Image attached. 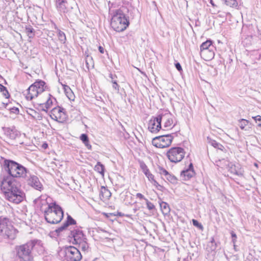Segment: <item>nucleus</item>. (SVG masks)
Listing matches in <instances>:
<instances>
[{"label":"nucleus","mask_w":261,"mask_h":261,"mask_svg":"<svg viewBox=\"0 0 261 261\" xmlns=\"http://www.w3.org/2000/svg\"><path fill=\"white\" fill-rule=\"evenodd\" d=\"M47 205V207L44 210V217L47 222L50 224H57L63 218L64 212L62 207L56 203L48 204L43 201L42 205Z\"/></svg>","instance_id":"7ed1b4c3"},{"label":"nucleus","mask_w":261,"mask_h":261,"mask_svg":"<svg viewBox=\"0 0 261 261\" xmlns=\"http://www.w3.org/2000/svg\"><path fill=\"white\" fill-rule=\"evenodd\" d=\"M36 244L35 240H31L24 244L16 246V257L21 261H33L32 251Z\"/></svg>","instance_id":"20e7f679"},{"label":"nucleus","mask_w":261,"mask_h":261,"mask_svg":"<svg viewBox=\"0 0 261 261\" xmlns=\"http://www.w3.org/2000/svg\"><path fill=\"white\" fill-rule=\"evenodd\" d=\"M178 132L171 134H162L153 138L152 144L154 146L164 148L169 147L175 136H177Z\"/></svg>","instance_id":"0eeeda50"},{"label":"nucleus","mask_w":261,"mask_h":261,"mask_svg":"<svg viewBox=\"0 0 261 261\" xmlns=\"http://www.w3.org/2000/svg\"><path fill=\"white\" fill-rule=\"evenodd\" d=\"M53 100H56V99L54 97H52V96L50 94H49V97L46 102L40 105L42 110L45 112H47V110L49 109L51 106L53 105Z\"/></svg>","instance_id":"aec40b11"},{"label":"nucleus","mask_w":261,"mask_h":261,"mask_svg":"<svg viewBox=\"0 0 261 261\" xmlns=\"http://www.w3.org/2000/svg\"><path fill=\"white\" fill-rule=\"evenodd\" d=\"M70 236L73 239L72 242V244L77 245L78 248L83 252H89V245L87 242L86 236L82 230L79 229H74L71 231Z\"/></svg>","instance_id":"423d86ee"},{"label":"nucleus","mask_w":261,"mask_h":261,"mask_svg":"<svg viewBox=\"0 0 261 261\" xmlns=\"http://www.w3.org/2000/svg\"><path fill=\"white\" fill-rule=\"evenodd\" d=\"M76 224V221L73 219L72 217L68 215L67 217V220L64 223V224L56 230L57 233H60L65 229L67 228L70 225H74Z\"/></svg>","instance_id":"f3484780"},{"label":"nucleus","mask_w":261,"mask_h":261,"mask_svg":"<svg viewBox=\"0 0 261 261\" xmlns=\"http://www.w3.org/2000/svg\"><path fill=\"white\" fill-rule=\"evenodd\" d=\"M211 3L213 6H214V4L213 3L212 1H211Z\"/></svg>","instance_id":"052dcab7"},{"label":"nucleus","mask_w":261,"mask_h":261,"mask_svg":"<svg viewBox=\"0 0 261 261\" xmlns=\"http://www.w3.org/2000/svg\"><path fill=\"white\" fill-rule=\"evenodd\" d=\"M136 197L140 199H144L146 201V199H147L141 193H138L136 194Z\"/></svg>","instance_id":"a18cd8bd"},{"label":"nucleus","mask_w":261,"mask_h":261,"mask_svg":"<svg viewBox=\"0 0 261 261\" xmlns=\"http://www.w3.org/2000/svg\"><path fill=\"white\" fill-rule=\"evenodd\" d=\"M55 6L58 12L62 15L66 14L70 10L67 0H55Z\"/></svg>","instance_id":"4468645a"},{"label":"nucleus","mask_w":261,"mask_h":261,"mask_svg":"<svg viewBox=\"0 0 261 261\" xmlns=\"http://www.w3.org/2000/svg\"><path fill=\"white\" fill-rule=\"evenodd\" d=\"M207 139L208 143L210 144L212 146H213L215 148H217L221 150H223V149L224 148V146L222 144L217 142L216 141L211 139V138L208 137Z\"/></svg>","instance_id":"393cba45"},{"label":"nucleus","mask_w":261,"mask_h":261,"mask_svg":"<svg viewBox=\"0 0 261 261\" xmlns=\"http://www.w3.org/2000/svg\"><path fill=\"white\" fill-rule=\"evenodd\" d=\"M64 252L67 261H80L82 258L81 253L79 249L74 246H65Z\"/></svg>","instance_id":"9d476101"},{"label":"nucleus","mask_w":261,"mask_h":261,"mask_svg":"<svg viewBox=\"0 0 261 261\" xmlns=\"http://www.w3.org/2000/svg\"><path fill=\"white\" fill-rule=\"evenodd\" d=\"M40 198H36L34 200V202L35 203H37L39 201H40Z\"/></svg>","instance_id":"6e6d98bb"},{"label":"nucleus","mask_w":261,"mask_h":261,"mask_svg":"<svg viewBox=\"0 0 261 261\" xmlns=\"http://www.w3.org/2000/svg\"><path fill=\"white\" fill-rule=\"evenodd\" d=\"M2 129L5 135L11 140L16 139L21 135L20 132L15 127H3Z\"/></svg>","instance_id":"2eb2a0df"},{"label":"nucleus","mask_w":261,"mask_h":261,"mask_svg":"<svg viewBox=\"0 0 261 261\" xmlns=\"http://www.w3.org/2000/svg\"><path fill=\"white\" fill-rule=\"evenodd\" d=\"M11 103H5V102H1L0 103V108H4L5 109H8V108L9 107V105Z\"/></svg>","instance_id":"c03bdc74"},{"label":"nucleus","mask_w":261,"mask_h":261,"mask_svg":"<svg viewBox=\"0 0 261 261\" xmlns=\"http://www.w3.org/2000/svg\"><path fill=\"white\" fill-rule=\"evenodd\" d=\"M58 37L59 38V40L62 43H64L66 41V38L65 36V33L61 31H59L58 33Z\"/></svg>","instance_id":"c9c22d12"},{"label":"nucleus","mask_w":261,"mask_h":261,"mask_svg":"<svg viewBox=\"0 0 261 261\" xmlns=\"http://www.w3.org/2000/svg\"><path fill=\"white\" fill-rule=\"evenodd\" d=\"M175 66L178 71H180L181 70H182V68L179 63H176L175 64Z\"/></svg>","instance_id":"de8ad7c7"},{"label":"nucleus","mask_w":261,"mask_h":261,"mask_svg":"<svg viewBox=\"0 0 261 261\" xmlns=\"http://www.w3.org/2000/svg\"><path fill=\"white\" fill-rule=\"evenodd\" d=\"M229 171L231 173H233L238 176H242L243 173L240 170H237L236 166L232 165L230 167Z\"/></svg>","instance_id":"2f4dec72"},{"label":"nucleus","mask_w":261,"mask_h":261,"mask_svg":"<svg viewBox=\"0 0 261 261\" xmlns=\"http://www.w3.org/2000/svg\"><path fill=\"white\" fill-rule=\"evenodd\" d=\"M126 217H129V215H126Z\"/></svg>","instance_id":"680f3d73"},{"label":"nucleus","mask_w":261,"mask_h":261,"mask_svg":"<svg viewBox=\"0 0 261 261\" xmlns=\"http://www.w3.org/2000/svg\"><path fill=\"white\" fill-rule=\"evenodd\" d=\"M43 146L45 148L47 146V144H43Z\"/></svg>","instance_id":"13d9d810"},{"label":"nucleus","mask_w":261,"mask_h":261,"mask_svg":"<svg viewBox=\"0 0 261 261\" xmlns=\"http://www.w3.org/2000/svg\"><path fill=\"white\" fill-rule=\"evenodd\" d=\"M25 178L27 184L33 189L39 191H41L43 189V185L37 176L30 174Z\"/></svg>","instance_id":"ddd939ff"},{"label":"nucleus","mask_w":261,"mask_h":261,"mask_svg":"<svg viewBox=\"0 0 261 261\" xmlns=\"http://www.w3.org/2000/svg\"><path fill=\"white\" fill-rule=\"evenodd\" d=\"M195 172L194 170L186 169L181 171L180 176L183 178V180H187L194 176Z\"/></svg>","instance_id":"4be33fe9"},{"label":"nucleus","mask_w":261,"mask_h":261,"mask_svg":"<svg viewBox=\"0 0 261 261\" xmlns=\"http://www.w3.org/2000/svg\"><path fill=\"white\" fill-rule=\"evenodd\" d=\"M117 216H120V217H123L124 216V214H122V213L121 212H118L117 213Z\"/></svg>","instance_id":"5fc2aeb1"},{"label":"nucleus","mask_w":261,"mask_h":261,"mask_svg":"<svg viewBox=\"0 0 261 261\" xmlns=\"http://www.w3.org/2000/svg\"><path fill=\"white\" fill-rule=\"evenodd\" d=\"M257 126H258V127H261V123H258Z\"/></svg>","instance_id":"4d7b16f0"},{"label":"nucleus","mask_w":261,"mask_h":261,"mask_svg":"<svg viewBox=\"0 0 261 261\" xmlns=\"http://www.w3.org/2000/svg\"><path fill=\"white\" fill-rule=\"evenodd\" d=\"M151 181L153 185L156 187H160L161 188H162V187L159 184V183L154 179V177L153 178V179H151V180H149Z\"/></svg>","instance_id":"49530a36"},{"label":"nucleus","mask_w":261,"mask_h":261,"mask_svg":"<svg viewBox=\"0 0 261 261\" xmlns=\"http://www.w3.org/2000/svg\"><path fill=\"white\" fill-rule=\"evenodd\" d=\"M25 32L29 38H33L35 36V30L31 25H26Z\"/></svg>","instance_id":"cd10ccee"},{"label":"nucleus","mask_w":261,"mask_h":261,"mask_svg":"<svg viewBox=\"0 0 261 261\" xmlns=\"http://www.w3.org/2000/svg\"><path fill=\"white\" fill-rule=\"evenodd\" d=\"M64 92L70 100H74V95L69 86L65 85H63Z\"/></svg>","instance_id":"b1692460"},{"label":"nucleus","mask_w":261,"mask_h":261,"mask_svg":"<svg viewBox=\"0 0 261 261\" xmlns=\"http://www.w3.org/2000/svg\"><path fill=\"white\" fill-rule=\"evenodd\" d=\"M80 139L82 140L83 143L89 142V138L87 134H82L80 136Z\"/></svg>","instance_id":"a19ab883"},{"label":"nucleus","mask_w":261,"mask_h":261,"mask_svg":"<svg viewBox=\"0 0 261 261\" xmlns=\"http://www.w3.org/2000/svg\"><path fill=\"white\" fill-rule=\"evenodd\" d=\"M128 11L126 7H121L113 11L111 26L114 30L117 32H122L129 26L130 22L127 14Z\"/></svg>","instance_id":"f03ea898"},{"label":"nucleus","mask_w":261,"mask_h":261,"mask_svg":"<svg viewBox=\"0 0 261 261\" xmlns=\"http://www.w3.org/2000/svg\"><path fill=\"white\" fill-rule=\"evenodd\" d=\"M30 113H29L32 117L36 120H41L42 119V116L41 114L36 112V111L33 109H30Z\"/></svg>","instance_id":"7c9ffc66"},{"label":"nucleus","mask_w":261,"mask_h":261,"mask_svg":"<svg viewBox=\"0 0 261 261\" xmlns=\"http://www.w3.org/2000/svg\"><path fill=\"white\" fill-rule=\"evenodd\" d=\"M187 169L189 170H194L193 164L190 163V164L189 165L188 168H187Z\"/></svg>","instance_id":"603ef678"},{"label":"nucleus","mask_w":261,"mask_h":261,"mask_svg":"<svg viewBox=\"0 0 261 261\" xmlns=\"http://www.w3.org/2000/svg\"><path fill=\"white\" fill-rule=\"evenodd\" d=\"M0 164L2 169L7 173L1 181V189L8 200L19 203L23 201L25 194L20 189L17 179L25 178L29 170L21 164L11 159L2 158Z\"/></svg>","instance_id":"f257e3e1"},{"label":"nucleus","mask_w":261,"mask_h":261,"mask_svg":"<svg viewBox=\"0 0 261 261\" xmlns=\"http://www.w3.org/2000/svg\"><path fill=\"white\" fill-rule=\"evenodd\" d=\"M94 170L102 175H104L105 166L100 162H98L94 167Z\"/></svg>","instance_id":"c85d7f7f"},{"label":"nucleus","mask_w":261,"mask_h":261,"mask_svg":"<svg viewBox=\"0 0 261 261\" xmlns=\"http://www.w3.org/2000/svg\"><path fill=\"white\" fill-rule=\"evenodd\" d=\"M145 201H146L147 207L149 211H153V210H155V206L152 203L149 201V200L148 199H146Z\"/></svg>","instance_id":"4c0bfd02"},{"label":"nucleus","mask_w":261,"mask_h":261,"mask_svg":"<svg viewBox=\"0 0 261 261\" xmlns=\"http://www.w3.org/2000/svg\"><path fill=\"white\" fill-rule=\"evenodd\" d=\"M192 223L194 226L198 227V228H199L201 230L203 229V226L197 220H196L195 219H193Z\"/></svg>","instance_id":"ea45409f"},{"label":"nucleus","mask_w":261,"mask_h":261,"mask_svg":"<svg viewBox=\"0 0 261 261\" xmlns=\"http://www.w3.org/2000/svg\"><path fill=\"white\" fill-rule=\"evenodd\" d=\"M249 123V121L244 119H241L239 120V126L241 129H245V126H247Z\"/></svg>","instance_id":"f704fd0d"},{"label":"nucleus","mask_w":261,"mask_h":261,"mask_svg":"<svg viewBox=\"0 0 261 261\" xmlns=\"http://www.w3.org/2000/svg\"><path fill=\"white\" fill-rule=\"evenodd\" d=\"M163 119L162 114L156 117H152L149 121L148 128L152 133H157L162 128L161 122Z\"/></svg>","instance_id":"9b49d317"},{"label":"nucleus","mask_w":261,"mask_h":261,"mask_svg":"<svg viewBox=\"0 0 261 261\" xmlns=\"http://www.w3.org/2000/svg\"><path fill=\"white\" fill-rule=\"evenodd\" d=\"M6 87L4 86L3 85L0 84V91L2 92L4 90H5Z\"/></svg>","instance_id":"864d4df0"},{"label":"nucleus","mask_w":261,"mask_h":261,"mask_svg":"<svg viewBox=\"0 0 261 261\" xmlns=\"http://www.w3.org/2000/svg\"><path fill=\"white\" fill-rule=\"evenodd\" d=\"M207 246L210 248L211 251L216 250L217 246L214 238H211L210 242L207 244Z\"/></svg>","instance_id":"72a5a7b5"},{"label":"nucleus","mask_w":261,"mask_h":261,"mask_svg":"<svg viewBox=\"0 0 261 261\" xmlns=\"http://www.w3.org/2000/svg\"><path fill=\"white\" fill-rule=\"evenodd\" d=\"M65 109L63 108L58 107L53 108L50 112L51 118L57 122H63L65 119Z\"/></svg>","instance_id":"f8f14e48"},{"label":"nucleus","mask_w":261,"mask_h":261,"mask_svg":"<svg viewBox=\"0 0 261 261\" xmlns=\"http://www.w3.org/2000/svg\"><path fill=\"white\" fill-rule=\"evenodd\" d=\"M157 172L160 173L161 175L166 176L168 174V172L164 168L161 166H159L156 169Z\"/></svg>","instance_id":"e433bc0d"},{"label":"nucleus","mask_w":261,"mask_h":261,"mask_svg":"<svg viewBox=\"0 0 261 261\" xmlns=\"http://www.w3.org/2000/svg\"><path fill=\"white\" fill-rule=\"evenodd\" d=\"M98 50L101 54H103L105 51V49L101 46H99L98 47Z\"/></svg>","instance_id":"3c124183"},{"label":"nucleus","mask_w":261,"mask_h":261,"mask_svg":"<svg viewBox=\"0 0 261 261\" xmlns=\"http://www.w3.org/2000/svg\"><path fill=\"white\" fill-rule=\"evenodd\" d=\"M140 167H141L143 172L144 173V174L146 175V176L148 178L149 180H151V179H153V178L154 177V175L150 173L147 166L146 165V164L144 162H141L140 163Z\"/></svg>","instance_id":"412c9836"},{"label":"nucleus","mask_w":261,"mask_h":261,"mask_svg":"<svg viewBox=\"0 0 261 261\" xmlns=\"http://www.w3.org/2000/svg\"><path fill=\"white\" fill-rule=\"evenodd\" d=\"M165 177L172 184H176L177 182L176 177L174 175L170 174L169 173H168V174Z\"/></svg>","instance_id":"473e14b6"},{"label":"nucleus","mask_w":261,"mask_h":261,"mask_svg":"<svg viewBox=\"0 0 261 261\" xmlns=\"http://www.w3.org/2000/svg\"><path fill=\"white\" fill-rule=\"evenodd\" d=\"M2 94L6 97V98H9L10 97V94L9 93V92L8 90L7 89V88H5V90H4L2 92Z\"/></svg>","instance_id":"79ce46f5"},{"label":"nucleus","mask_w":261,"mask_h":261,"mask_svg":"<svg viewBox=\"0 0 261 261\" xmlns=\"http://www.w3.org/2000/svg\"><path fill=\"white\" fill-rule=\"evenodd\" d=\"M233 247H234V249L236 250V244H233Z\"/></svg>","instance_id":"bf43d9fd"},{"label":"nucleus","mask_w":261,"mask_h":261,"mask_svg":"<svg viewBox=\"0 0 261 261\" xmlns=\"http://www.w3.org/2000/svg\"><path fill=\"white\" fill-rule=\"evenodd\" d=\"M45 84V82L41 80L36 81L27 89L26 98L28 100H31L34 98L37 97L38 94L45 91L46 88Z\"/></svg>","instance_id":"6e6552de"},{"label":"nucleus","mask_w":261,"mask_h":261,"mask_svg":"<svg viewBox=\"0 0 261 261\" xmlns=\"http://www.w3.org/2000/svg\"><path fill=\"white\" fill-rule=\"evenodd\" d=\"M215 48H210L207 49H204L200 52V56L205 61L211 60L214 58Z\"/></svg>","instance_id":"a211bd4d"},{"label":"nucleus","mask_w":261,"mask_h":261,"mask_svg":"<svg viewBox=\"0 0 261 261\" xmlns=\"http://www.w3.org/2000/svg\"><path fill=\"white\" fill-rule=\"evenodd\" d=\"M226 6L236 8L238 6L239 0H221Z\"/></svg>","instance_id":"bb28decb"},{"label":"nucleus","mask_w":261,"mask_h":261,"mask_svg":"<svg viewBox=\"0 0 261 261\" xmlns=\"http://www.w3.org/2000/svg\"><path fill=\"white\" fill-rule=\"evenodd\" d=\"M215 46L213 44V41L211 40H207L206 41L203 42L200 45V52L204 49H207L210 48H215Z\"/></svg>","instance_id":"5701e85b"},{"label":"nucleus","mask_w":261,"mask_h":261,"mask_svg":"<svg viewBox=\"0 0 261 261\" xmlns=\"http://www.w3.org/2000/svg\"><path fill=\"white\" fill-rule=\"evenodd\" d=\"M185 155L184 149L180 147H175L170 148L167 152L168 159L173 163L180 162Z\"/></svg>","instance_id":"1a4fd4ad"},{"label":"nucleus","mask_w":261,"mask_h":261,"mask_svg":"<svg viewBox=\"0 0 261 261\" xmlns=\"http://www.w3.org/2000/svg\"><path fill=\"white\" fill-rule=\"evenodd\" d=\"M163 119L164 121V127L167 129H171V125L173 123V116L171 113H167L164 115L162 114Z\"/></svg>","instance_id":"dca6fc26"},{"label":"nucleus","mask_w":261,"mask_h":261,"mask_svg":"<svg viewBox=\"0 0 261 261\" xmlns=\"http://www.w3.org/2000/svg\"><path fill=\"white\" fill-rule=\"evenodd\" d=\"M84 144H85V145L86 146V147L88 149H89V150H91L92 149V146L90 144L89 141V142H84Z\"/></svg>","instance_id":"8fccbe9b"},{"label":"nucleus","mask_w":261,"mask_h":261,"mask_svg":"<svg viewBox=\"0 0 261 261\" xmlns=\"http://www.w3.org/2000/svg\"><path fill=\"white\" fill-rule=\"evenodd\" d=\"M252 118L255 120V121L256 122H257V121H259V122L261 121V116H260V115H257L256 116H253Z\"/></svg>","instance_id":"09e8293b"},{"label":"nucleus","mask_w":261,"mask_h":261,"mask_svg":"<svg viewBox=\"0 0 261 261\" xmlns=\"http://www.w3.org/2000/svg\"><path fill=\"white\" fill-rule=\"evenodd\" d=\"M17 232L8 218L0 217V242L3 239L14 240L16 237Z\"/></svg>","instance_id":"39448f33"},{"label":"nucleus","mask_w":261,"mask_h":261,"mask_svg":"<svg viewBox=\"0 0 261 261\" xmlns=\"http://www.w3.org/2000/svg\"><path fill=\"white\" fill-rule=\"evenodd\" d=\"M8 110H9L11 113H14L15 114H18L19 113V109L15 107H9L8 108Z\"/></svg>","instance_id":"58836bf2"},{"label":"nucleus","mask_w":261,"mask_h":261,"mask_svg":"<svg viewBox=\"0 0 261 261\" xmlns=\"http://www.w3.org/2000/svg\"><path fill=\"white\" fill-rule=\"evenodd\" d=\"M160 207L162 213L164 215H167L169 213L170 208L169 204L163 201L162 202L160 203Z\"/></svg>","instance_id":"a878e982"},{"label":"nucleus","mask_w":261,"mask_h":261,"mask_svg":"<svg viewBox=\"0 0 261 261\" xmlns=\"http://www.w3.org/2000/svg\"><path fill=\"white\" fill-rule=\"evenodd\" d=\"M230 233L232 237V242L233 244H236V242L237 241V235L233 231H231Z\"/></svg>","instance_id":"37998d69"},{"label":"nucleus","mask_w":261,"mask_h":261,"mask_svg":"<svg viewBox=\"0 0 261 261\" xmlns=\"http://www.w3.org/2000/svg\"><path fill=\"white\" fill-rule=\"evenodd\" d=\"M109 77L111 79V82L113 83V88L116 90L117 91H119V86L117 84V81L115 79L116 78V75H113L112 73H110Z\"/></svg>","instance_id":"c756f323"},{"label":"nucleus","mask_w":261,"mask_h":261,"mask_svg":"<svg viewBox=\"0 0 261 261\" xmlns=\"http://www.w3.org/2000/svg\"><path fill=\"white\" fill-rule=\"evenodd\" d=\"M99 196L101 200L105 201L111 196V193L107 188L101 186Z\"/></svg>","instance_id":"6ab92c4d"}]
</instances>
